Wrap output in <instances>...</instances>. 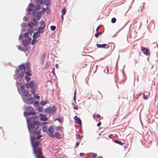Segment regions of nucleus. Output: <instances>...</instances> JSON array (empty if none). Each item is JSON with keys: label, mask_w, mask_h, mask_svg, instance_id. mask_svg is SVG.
<instances>
[{"label": "nucleus", "mask_w": 158, "mask_h": 158, "mask_svg": "<svg viewBox=\"0 0 158 158\" xmlns=\"http://www.w3.org/2000/svg\"><path fill=\"white\" fill-rule=\"evenodd\" d=\"M28 32H25L23 35V36L25 37V38H26V37H28Z\"/></svg>", "instance_id": "338daca9"}, {"label": "nucleus", "mask_w": 158, "mask_h": 158, "mask_svg": "<svg viewBox=\"0 0 158 158\" xmlns=\"http://www.w3.org/2000/svg\"><path fill=\"white\" fill-rule=\"evenodd\" d=\"M102 34V33L99 31L97 32L95 34V36L96 37H98L99 35H101Z\"/></svg>", "instance_id": "de8ad7c7"}, {"label": "nucleus", "mask_w": 158, "mask_h": 158, "mask_svg": "<svg viewBox=\"0 0 158 158\" xmlns=\"http://www.w3.org/2000/svg\"><path fill=\"white\" fill-rule=\"evenodd\" d=\"M23 20L24 21L28 22V17L26 16H24L23 18Z\"/></svg>", "instance_id": "13d9d810"}, {"label": "nucleus", "mask_w": 158, "mask_h": 158, "mask_svg": "<svg viewBox=\"0 0 158 158\" xmlns=\"http://www.w3.org/2000/svg\"><path fill=\"white\" fill-rule=\"evenodd\" d=\"M50 29L52 31H54L56 29V27L54 25L51 26L50 27Z\"/></svg>", "instance_id": "8fccbe9b"}, {"label": "nucleus", "mask_w": 158, "mask_h": 158, "mask_svg": "<svg viewBox=\"0 0 158 158\" xmlns=\"http://www.w3.org/2000/svg\"><path fill=\"white\" fill-rule=\"evenodd\" d=\"M20 85V89L22 90H23V89H24L25 87L24 85V84H22V85Z\"/></svg>", "instance_id": "5fc2aeb1"}, {"label": "nucleus", "mask_w": 158, "mask_h": 158, "mask_svg": "<svg viewBox=\"0 0 158 158\" xmlns=\"http://www.w3.org/2000/svg\"><path fill=\"white\" fill-rule=\"evenodd\" d=\"M44 112H48L50 113V107H48L46 109L44 110L43 111V112L44 113Z\"/></svg>", "instance_id": "a19ab883"}, {"label": "nucleus", "mask_w": 158, "mask_h": 158, "mask_svg": "<svg viewBox=\"0 0 158 158\" xmlns=\"http://www.w3.org/2000/svg\"><path fill=\"white\" fill-rule=\"evenodd\" d=\"M76 139H80L81 140L82 138L83 137V135H81L79 134H76Z\"/></svg>", "instance_id": "72a5a7b5"}, {"label": "nucleus", "mask_w": 158, "mask_h": 158, "mask_svg": "<svg viewBox=\"0 0 158 158\" xmlns=\"http://www.w3.org/2000/svg\"><path fill=\"white\" fill-rule=\"evenodd\" d=\"M39 117V116L35 115L34 116H32L28 118H27L26 120L27 127H28V126H30L34 123L35 122L37 121L36 119H38Z\"/></svg>", "instance_id": "20e7f679"}, {"label": "nucleus", "mask_w": 158, "mask_h": 158, "mask_svg": "<svg viewBox=\"0 0 158 158\" xmlns=\"http://www.w3.org/2000/svg\"><path fill=\"white\" fill-rule=\"evenodd\" d=\"M116 21V19L115 17H113L111 19V22L112 23H115Z\"/></svg>", "instance_id": "49530a36"}, {"label": "nucleus", "mask_w": 158, "mask_h": 158, "mask_svg": "<svg viewBox=\"0 0 158 158\" xmlns=\"http://www.w3.org/2000/svg\"><path fill=\"white\" fill-rule=\"evenodd\" d=\"M25 66H26V69L27 73H31V71L30 69V63L29 61H27L25 64Z\"/></svg>", "instance_id": "ddd939ff"}, {"label": "nucleus", "mask_w": 158, "mask_h": 158, "mask_svg": "<svg viewBox=\"0 0 158 158\" xmlns=\"http://www.w3.org/2000/svg\"><path fill=\"white\" fill-rule=\"evenodd\" d=\"M42 15L40 13V12L38 11L36 15V19L37 20H39L41 18Z\"/></svg>", "instance_id": "a878e982"}, {"label": "nucleus", "mask_w": 158, "mask_h": 158, "mask_svg": "<svg viewBox=\"0 0 158 158\" xmlns=\"http://www.w3.org/2000/svg\"><path fill=\"white\" fill-rule=\"evenodd\" d=\"M26 67L25 64H20L18 66V68L16 69L15 70V74H18L19 73V71L23 70L24 69H26Z\"/></svg>", "instance_id": "423d86ee"}, {"label": "nucleus", "mask_w": 158, "mask_h": 158, "mask_svg": "<svg viewBox=\"0 0 158 158\" xmlns=\"http://www.w3.org/2000/svg\"><path fill=\"white\" fill-rule=\"evenodd\" d=\"M75 120V122L76 124L81 125L82 124V122L81 119L77 117V116L75 115L74 118Z\"/></svg>", "instance_id": "9b49d317"}, {"label": "nucleus", "mask_w": 158, "mask_h": 158, "mask_svg": "<svg viewBox=\"0 0 158 158\" xmlns=\"http://www.w3.org/2000/svg\"><path fill=\"white\" fill-rule=\"evenodd\" d=\"M142 51L143 53L145 55L148 56L150 54V52L149 50L147 48L142 47L141 48Z\"/></svg>", "instance_id": "6e6552de"}, {"label": "nucleus", "mask_w": 158, "mask_h": 158, "mask_svg": "<svg viewBox=\"0 0 158 158\" xmlns=\"http://www.w3.org/2000/svg\"><path fill=\"white\" fill-rule=\"evenodd\" d=\"M44 27L40 26L37 28V31L40 33V34L43 32L44 31L45 29Z\"/></svg>", "instance_id": "393cba45"}, {"label": "nucleus", "mask_w": 158, "mask_h": 158, "mask_svg": "<svg viewBox=\"0 0 158 158\" xmlns=\"http://www.w3.org/2000/svg\"><path fill=\"white\" fill-rule=\"evenodd\" d=\"M24 79H25L27 82H28L30 81L31 78L30 76H25L24 77Z\"/></svg>", "instance_id": "7c9ffc66"}, {"label": "nucleus", "mask_w": 158, "mask_h": 158, "mask_svg": "<svg viewBox=\"0 0 158 158\" xmlns=\"http://www.w3.org/2000/svg\"><path fill=\"white\" fill-rule=\"evenodd\" d=\"M33 97L35 99H39L40 98L39 96L37 94L33 95Z\"/></svg>", "instance_id": "c03bdc74"}, {"label": "nucleus", "mask_w": 158, "mask_h": 158, "mask_svg": "<svg viewBox=\"0 0 158 158\" xmlns=\"http://www.w3.org/2000/svg\"><path fill=\"white\" fill-rule=\"evenodd\" d=\"M25 86L27 88H28L29 87H30V82L29 83H28L27 82V83H26L25 84Z\"/></svg>", "instance_id": "6e6d98bb"}, {"label": "nucleus", "mask_w": 158, "mask_h": 158, "mask_svg": "<svg viewBox=\"0 0 158 158\" xmlns=\"http://www.w3.org/2000/svg\"><path fill=\"white\" fill-rule=\"evenodd\" d=\"M42 123H41V122H40L38 121H36L31 126H29V127H31V126H32L33 127H36V126H39L43 125L41 124Z\"/></svg>", "instance_id": "dca6fc26"}, {"label": "nucleus", "mask_w": 158, "mask_h": 158, "mask_svg": "<svg viewBox=\"0 0 158 158\" xmlns=\"http://www.w3.org/2000/svg\"><path fill=\"white\" fill-rule=\"evenodd\" d=\"M90 153L92 155V157L93 158H95L97 157V153L93 152H90Z\"/></svg>", "instance_id": "a18cd8bd"}, {"label": "nucleus", "mask_w": 158, "mask_h": 158, "mask_svg": "<svg viewBox=\"0 0 158 158\" xmlns=\"http://www.w3.org/2000/svg\"><path fill=\"white\" fill-rule=\"evenodd\" d=\"M55 137L59 139L60 138V135L58 131L56 132L54 134H53L51 137Z\"/></svg>", "instance_id": "b1692460"}, {"label": "nucleus", "mask_w": 158, "mask_h": 158, "mask_svg": "<svg viewBox=\"0 0 158 158\" xmlns=\"http://www.w3.org/2000/svg\"><path fill=\"white\" fill-rule=\"evenodd\" d=\"M107 44H97L96 45V46L99 48H106Z\"/></svg>", "instance_id": "5701e85b"}, {"label": "nucleus", "mask_w": 158, "mask_h": 158, "mask_svg": "<svg viewBox=\"0 0 158 158\" xmlns=\"http://www.w3.org/2000/svg\"><path fill=\"white\" fill-rule=\"evenodd\" d=\"M26 39L28 41L30 44L31 43V37L28 36Z\"/></svg>", "instance_id": "603ef678"}, {"label": "nucleus", "mask_w": 158, "mask_h": 158, "mask_svg": "<svg viewBox=\"0 0 158 158\" xmlns=\"http://www.w3.org/2000/svg\"><path fill=\"white\" fill-rule=\"evenodd\" d=\"M56 106L53 105V106L51 108H50V112L49 113V114L50 116L52 115L53 114L56 113Z\"/></svg>", "instance_id": "f8f14e48"}, {"label": "nucleus", "mask_w": 158, "mask_h": 158, "mask_svg": "<svg viewBox=\"0 0 158 158\" xmlns=\"http://www.w3.org/2000/svg\"><path fill=\"white\" fill-rule=\"evenodd\" d=\"M34 99L32 97H30L29 98H27V104H31L34 102Z\"/></svg>", "instance_id": "a211bd4d"}, {"label": "nucleus", "mask_w": 158, "mask_h": 158, "mask_svg": "<svg viewBox=\"0 0 158 158\" xmlns=\"http://www.w3.org/2000/svg\"><path fill=\"white\" fill-rule=\"evenodd\" d=\"M39 126L35 127H33L32 126L29 127L28 126L27 128L30 133V136L32 135V136L35 137L36 135L40 134L41 133V130L39 129Z\"/></svg>", "instance_id": "f257e3e1"}, {"label": "nucleus", "mask_w": 158, "mask_h": 158, "mask_svg": "<svg viewBox=\"0 0 158 158\" xmlns=\"http://www.w3.org/2000/svg\"><path fill=\"white\" fill-rule=\"evenodd\" d=\"M39 106V103L38 101H36L34 102V107H38Z\"/></svg>", "instance_id": "f704fd0d"}, {"label": "nucleus", "mask_w": 158, "mask_h": 158, "mask_svg": "<svg viewBox=\"0 0 158 158\" xmlns=\"http://www.w3.org/2000/svg\"><path fill=\"white\" fill-rule=\"evenodd\" d=\"M45 56L46 54L44 53L40 57V59L42 60H44Z\"/></svg>", "instance_id": "e2e57ef3"}, {"label": "nucleus", "mask_w": 158, "mask_h": 158, "mask_svg": "<svg viewBox=\"0 0 158 158\" xmlns=\"http://www.w3.org/2000/svg\"><path fill=\"white\" fill-rule=\"evenodd\" d=\"M58 121L59 123H61L62 122V118L60 117L57 118L55 119L54 121Z\"/></svg>", "instance_id": "c9c22d12"}, {"label": "nucleus", "mask_w": 158, "mask_h": 158, "mask_svg": "<svg viewBox=\"0 0 158 158\" xmlns=\"http://www.w3.org/2000/svg\"><path fill=\"white\" fill-rule=\"evenodd\" d=\"M26 109L27 111H24L23 112L24 116L25 117L31 114L34 115L35 114L34 108L30 106H27Z\"/></svg>", "instance_id": "7ed1b4c3"}, {"label": "nucleus", "mask_w": 158, "mask_h": 158, "mask_svg": "<svg viewBox=\"0 0 158 158\" xmlns=\"http://www.w3.org/2000/svg\"><path fill=\"white\" fill-rule=\"evenodd\" d=\"M23 77L24 75L20 73L17 74V75L16 76L14 75V79L16 80H17L19 78H23Z\"/></svg>", "instance_id": "2eb2a0df"}, {"label": "nucleus", "mask_w": 158, "mask_h": 158, "mask_svg": "<svg viewBox=\"0 0 158 158\" xmlns=\"http://www.w3.org/2000/svg\"><path fill=\"white\" fill-rule=\"evenodd\" d=\"M22 98L23 101L27 103V98L26 97H24L22 96Z\"/></svg>", "instance_id": "4d7b16f0"}, {"label": "nucleus", "mask_w": 158, "mask_h": 158, "mask_svg": "<svg viewBox=\"0 0 158 158\" xmlns=\"http://www.w3.org/2000/svg\"><path fill=\"white\" fill-rule=\"evenodd\" d=\"M35 152H33L36 158H44L41 156L42 155V148L41 147H38L35 148Z\"/></svg>", "instance_id": "39448f33"}, {"label": "nucleus", "mask_w": 158, "mask_h": 158, "mask_svg": "<svg viewBox=\"0 0 158 158\" xmlns=\"http://www.w3.org/2000/svg\"><path fill=\"white\" fill-rule=\"evenodd\" d=\"M21 92L23 95L26 97L30 96L31 95V94H29L30 91L27 89L22 90Z\"/></svg>", "instance_id": "9d476101"}, {"label": "nucleus", "mask_w": 158, "mask_h": 158, "mask_svg": "<svg viewBox=\"0 0 158 158\" xmlns=\"http://www.w3.org/2000/svg\"><path fill=\"white\" fill-rule=\"evenodd\" d=\"M26 75L25 76H28L30 77H31L32 76V74L31 73H27L26 72Z\"/></svg>", "instance_id": "774afa93"}, {"label": "nucleus", "mask_w": 158, "mask_h": 158, "mask_svg": "<svg viewBox=\"0 0 158 158\" xmlns=\"http://www.w3.org/2000/svg\"><path fill=\"white\" fill-rule=\"evenodd\" d=\"M56 130L58 131H61L62 130V127L60 126H59L56 128Z\"/></svg>", "instance_id": "052dcab7"}, {"label": "nucleus", "mask_w": 158, "mask_h": 158, "mask_svg": "<svg viewBox=\"0 0 158 158\" xmlns=\"http://www.w3.org/2000/svg\"><path fill=\"white\" fill-rule=\"evenodd\" d=\"M40 25L41 26L40 27H43L44 28L45 27V22L43 20H42L41 22H40Z\"/></svg>", "instance_id": "c85d7f7f"}, {"label": "nucleus", "mask_w": 158, "mask_h": 158, "mask_svg": "<svg viewBox=\"0 0 158 158\" xmlns=\"http://www.w3.org/2000/svg\"><path fill=\"white\" fill-rule=\"evenodd\" d=\"M36 12V11L35 10H32V15H33V17L35 18V14Z\"/></svg>", "instance_id": "bf43d9fd"}, {"label": "nucleus", "mask_w": 158, "mask_h": 158, "mask_svg": "<svg viewBox=\"0 0 158 158\" xmlns=\"http://www.w3.org/2000/svg\"><path fill=\"white\" fill-rule=\"evenodd\" d=\"M28 6L29 8H27V11L28 12H30L33 10V8L35 6V5L34 4L30 3L29 4Z\"/></svg>", "instance_id": "412c9836"}, {"label": "nucleus", "mask_w": 158, "mask_h": 158, "mask_svg": "<svg viewBox=\"0 0 158 158\" xmlns=\"http://www.w3.org/2000/svg\"><path fill=\"white\" fill-rule=\"evenodd\" d=\"M27 25L26 23H23L21 25V26L22 28L24 27H27Z\"/></svg>", "instance_id": "4c0bfd02"}, {"label": "nucleus", "mask_w": 158, "mask_h": 158, "mask_svg": "<svg viewBox=\"0 0 158 158\" xmlns=\"http://www.w3.org/2000/svg\"><path fill=\"white\" fill-rule=\"evenodd\" d=\"M35 21H36V20L35 19V18L33 17V18H32L31 19V23H32V24H33V23Z\"/></svg>", "instance_id": "864d4df0"}, {"label": "nucleus", "mask_w": 158, "mask_h": 158, "mask_svg": "<svg viewBox=\"0 0 158 158\" xmlns=\"http://www.w3.org/2000/svg\"><path fill=\"white\" fill-rule=\"evenodd\" d=\"M44 3L46 6V9L48 8V7L50 6V0H44Z\"/></svg>", "instance_id": "6ab92c4d"}, {"label": "nucleus", "mask_w": 158, "mask_h": 158, "mask_svg": "<svg viewBox=\"0 0 158 158\" xmlns=\"http://www.w3.org/2000/svg\"><path fill=\"white\" fill-rule=\"evenodd\" d=\"M37 84L35 83L34 81H30V87L31 89H36L37 88Z\"/></svg>", "instance_id": "4468645a"}, {"label": "nucleus", "mask_w": 158, "mask_h": 158, "mask_svg": "<svg viewBox=\"0 0 158 158\" xmlns=\"http://www.w3.org/2000/svg\"><path fill=\"white\" fill-rule=\"evenodd\" d=\"M25 79H23V78L22 79V82H21L22 83L18 82V81H16V85L17 87L18 90L19 91V89L18 87V85H22V84H24V83H25ZM19 94L21 95V94L20 93V92H19Z\"/></svg>", "instance_id": "f3484780"}, {"label": "nucleus", "mask_w": 158, "mask_h": 158, "mask_svg": "<svg viewBox=\"0 0 158 158\" xmlns=\"http://www.w3.org/2000/svg\"><path fill=\"white\" fill-rule=\"evenodd\" d=\"M48 129V127L47 125H44L43 127V129L42 131L43 132H48L47 131V130Z\"/></svg>", "instance_id": "c756f323"}, {"label": "nucleus", "mask_w": 158, "mask_h": 158, "mask_svg": "<svg viewBox=\"0 0 158 158\" xmlns=\"http://www.w3.org/2000/svg\"><path fill=\"white\" fill-rule=\"evenodd\" d=\"M35 89H31L30 91L31 92V93H32V94H33V95H34V94H35Z\"/></svg>", "instance_id": "0e129e2a"}, {"label": "nucleus", "mask_w": 158, "mask_h": 158, "mask_svg": "<svg viewBox=\"0 0 158 158\" xmlns=\"http://www.w3.org/2000/svg\"><path fill=\"white\" fill-rule=\"evenodd\" d=\"M30 139L31 146L33 148V152H35V148H38V146L41 144L40 142L43 139H40L39 141H35V137L32 136V135H30Z\"/></svg>", "instance_id": "f03ea898"}, {"label": "nucleus", "mask_w": 158, "mask_h": 158, "mask_svg": "<svg viewBox=\"0 0 158 158\" xmlns=\"http://www.w3.org/2000/svg\"><path fill=\"white\" fill-rule=\"evenodd\" d=\"M55 129L53 126L51 125L48 128V134L50 137L53 134Z\"/></svg>", "instance_id": "0eeeda50"}, {"label": "nucleus", "mask_w": 158, "mask_h": 158, "mask_svg": "<svg viewBox=\"0 0 158 158\" xmlns=\"http://www.w3.org/2000/svg\"><path fill=\"white\" fill-rule=\"evenodd\" d=\"M18 49L20 51H23V52H25L24 51V50L21 46H19L18 47Z\"/></svg>", "instance_id": "58836bf2"}, {"label": "nucleus", "mask_w": 158, "mask_h": 158, "mask_svg": "<svg viewBox=\"0 0 158 158\" xmlns=\"http://www.w3.org/2000/svg\"><path fill=\"white\" fill-rule=\"evenodd\" d=\"M61 12L62 13V15H64L66 14V10L65 7H64L62 10Z\"/></svg>", "instance_id": "ea45409f"}, {"label": "nucleus", "mask_w": 158, "mask_h": 158, "mask_svg": "<svg viewBox=\"0 0 158 158\" xmlns=\"http://www.w3.org/2000/svg\"><path fill=\"white\" fill-rule=\"evenodd\" d=\"M143 98L145 100H147L148 99V95H145L144 94H143Z\"/></svg>", "instance_id": "680f3d73"}, {"label": "nucleus", "mask_w": 158, "mask_h": 158, "mask_svg": "<svg viewBox=\"0 0 158 158\" xmlns=\"http://www.w3.org/2000/svg\"><path fill=\"white\" fill-rule=\"evenodd\" d=\"M21 71V72L20 73H22V74L24 76V74H25L26 73V69H24L22 70Z\"/></svg>", "instance_id": "3c124183"}, {"label": "nucleus", "mask_w": 158, "mask_h": 158, "mask_svg": "<svg viewBox=\"0 0 158 158\" xmlns=\"http://www.w3.org/2000/svg\"><path fill=\"white\" fill-rule=\"evenodd\" d=\"M34 31V29L32 28H28L27 29V32L28 33L31 35L33 33Z\"/></svg>", "instance_id": "cd10ccee"}, {"label": "nucleus", "mask_w": 158, "mask_h": 158, "mask_svg": "<svg viewBox=\"0 0 158 158\" xmlns=\"http://www.w3.org/2000/svg\"><path fill=\"white\" fill-rule=\"evenodd\" d=\"M40 104L42 106L45 105V103L44 102V101H41L40 102Z\"/></svg>", "instance_id": "69168bd1"}, {"label": "nucleus", "mask_w": 158, "mask_h": 158, "mask_svg": "<svg viewBox=\"0 0 158 158\" xmlns=\"http://www.w3.org/2000/svg\"><path fill=\"white\" fill-rule=\"evenodd\" d=\"M36 40H33V39L32 40V41L31 42V44L32 45H34L35 44V42H37V41H38V40H37V39L36 38H34Z\"/></svg>", "instance_id": "79ce46f5"}, {"label": "nucleus", "mask_w": 158, "mask_h": 158, "mask_svg": "<svg viewBox=\"0 0 158 158\" xmlns=\"http://www.w3.org/2000/svg\"><path fill=\"white\" fill-rule=\"evenodd\" d=\"M40 35V34L37 31L35 32L33 34L32 38H33V40H35V38H39Z\"/></svg>", "instance_id": "aec40b11"}, {"label": "nucleus", "mask_w": 158, "mask_h": 158, "mask_svg": "<svg viewBox=\"0 0 158 158\" xmlns=\"http://www.w3.org/2000/svg\"><path fill=\"white\" fill-rule=\"evenodd\" d=\"M37 135V136H35V139H40L41 137L43 136L42 135L40 134L37 135Z\"/></svg>", "instance_id": "37998d69"}, {"label": "nucleus", "mask_w": 158, "mask_h": 158, "mask_svg": "<svg viewBox=\"0 0 158 158\" xmlns=\"http://www.w3.org/2000/svg\"><path fill=\"white\" fill-rule=\"evenodd\" d=\"M43 4V0H39L36 2V5L37 6H40Z\"/></svg>", "instance_id": "bb28decb"}, {"label": "nucleus", "mask_w": 158, "mask_h": 158, "mask_svg": "<svg viewBox=\"0 0 158 158\" xmlns=\"http://www.w3.org/2000/svg\"><path fill=\"white\" fill-rule=\"evenodd\" d=\"M46 114H43L42 113H40L39 114V117H40V120L41 121H46L48 120V118L46 117Z\"/></svg>", "instance_id": "1a4fd4ad"}, {"label": "nucleus", "mask_w": 158, "mask_h": 158, "mask_svg": "<svg viewBox=\"0 0 158 158\" xmlns=\"http://www.w3.org/2000/svg\"><path fill=\"white\" fill-rule=\"evenodd\" d=\"M27 26H29V28H33V24L31 23V22H28L27 24Z\"/></svg>", "instance_id": "e433bc0d"}, {"label": "nucleus", "mask_w": 158, "mask_h": 158, "mask_svg": "<svg viewBox=\"0 0 158 158\" xmlns=\"http://www.w3.org/2000/svg\"><path fill=\"white\" fill-rule=\"evenodd\" d=\"M43 106H40L37 107V110L38 112H41L43 110Z\"/></svg>", "instance_id": "473e14b6"}, {"label": "nucleus", "mask_w": 158, "mask_h": 158, "mask_svg": "<svg viewBox=\"0 0 158 158\" xmlns=\"http://www.w3.org/2000/svg\"><path fill=\"white\" fill-rule=\"evenodd\" d=\"M41 6H37V5H36V6L35 7V10H36V11L37 10H40L41 9Z\"/></svg>", "instance_id": "09e8293b"}, {"label": "nucleus", "mask_w": 158, "mask_h": 158, "mask_svg": "<svg viewBox=\"0 0 158 158\" xmlns=\"http://www.w3.org/2000/svg\"><path fill=\"white\" fill-rule=\"evenodd\" d=\"M114 142L115 143H116L120 145H123L124 143H122L120 141L118 140H116L114 141Z\"/></svg>", "instance_id": "2f4dec72"}, {"label": "nucleus", "mask_w": 158, "mask_h": 158, "mask_svg": "<svg viewBox=\"0 0 158 158\" xmlns=\"http://www.w3.org/2000/svg\"><path fill=\"white\" fill-rule=\"evenodd\" d=\"M22 43L23 45L25 47H27L28 44L30 43L26 39H23L22 40Z\"/></svg>", "instance_id": "4be33fe9"}]
</instances>
